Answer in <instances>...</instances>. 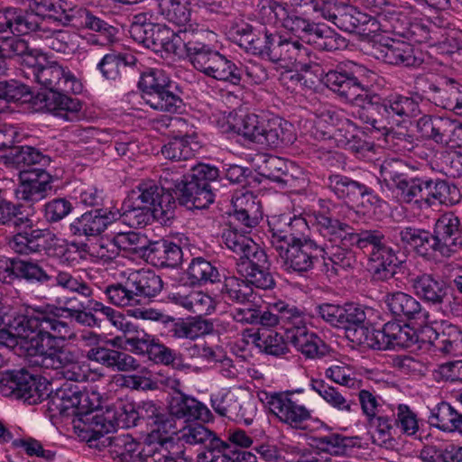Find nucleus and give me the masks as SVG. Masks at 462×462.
I'll return each instance as SVG.
<instances>
[{"label": "nucleus", "instance_id": "1", "mask_svg": "<svg viewBox=\"0 0 462 462\" xmlns=\"http://www.w3.org/2000/svg\"><path fill=\"white\" fill-rule=\"evenodd\" d=\"M49 314L38 312L32 308L18 325H23L31 331L20 338V354L32 366L50 369L57 361L64 347L59 346L57 339L66 340L72 334L69 325L60 319H55Z\"/></svg>", "mask_w": 462, "mask_h": 462}, {"label": "nucleus", "instance_id": "2", "mask_svg": "<svg viewBox=\"0 0 462 462\" xmlns=\"http://www.w3.org/2000/svg\"><path fill=\"white\" fill-rule=\"evenodd\" d=\"M233 41L247 53L273 63H294L304 71L317 66L310 60L312 52L310 48L299 41L271 32L265 26L244 24L236 30Z\"/></svg>", "mask_w": 462, "mask_h": 462}, {"label": "nucleus", "instance_id": "3", "mask_svg": "<svg viewBox=\"0 0 462 462\" xmlns=\"http://www.w3.org/2000/svg\"><path fill=\"white\" fill-rule=\"evenodd\" d=\"M218 177V169L206 163L191 166L190 173L187 175L166 168L160 175L159 188L162 192H174L181 206L203 209L214 202L219 186Z\"/></svg>", "mask_w": 462, "mask_h": 462}, {"label": "nucleus", "instance_id": "4", "mask_svg": "<svg viewBox=\"0 0 462 462\" xmlns=\"http://www.w3.org/2000/svg\"><path fill=\"white\" fill-rule=\"evenodd\" d=\"M313 217L319 234L332 244L331 246L324 245L327 249L324 264L327 276L334 277L341 271L354 268L357 261L351 248L359 237V231H355L352 226L335 218L329 212H314Z\"/></svg>", "mask_w": 462, "mask_h": 462}, {"label": "nucleus", "instance_id": "5", "mask_svg": "<svg viewBox=\"0 0 462 462\" xmlns=\"http://www.w3.org/2000/svg\"><path fill=\"white\" fill-rule=\"evenodd\" d=\"M262 3V12L264 14H273L282 22L283 28L297 37L300 42H303L319 50L337 49L336 38L331 35L332 32L300 15L297 9L288 12L285 5L273 0H263Z\"/></svg>", "mask_w": 462, "mask_h": 462}, {"label": "nucleus", "instance_id": "6", "mask_svg": "<svg viewBox=\"0 0 462 462\" xmlns=\"http://www.w3.org/2000/svg\"><path fill=\"white\" fill-rule=\"evenodd\" d=\"M23 76L37 83L47 92L63 90L78 94L82 91V84L69 67L56 60H50L45 55H29L25 58Z\"/></svg>", "mask_w": 462, "mask_h": 462}, {"label": "nucleus", "instance_id": "7", "mask_svg": "<svg viewBox=\"0 0 462 462\" xmlns=\"http://www.w3.org/2000/svg\"><path fill=\"white\" fill-rule=\"evenodd\" d=\"M187 58L195 69L205 76L232 85H239L238 66L213 49L210 45L197 40L185 42Z\"/></svg>", "mask_w": 462, "mask_h": 462}, {"label": "nucleus", "instance_id": "8", "mask_svg": "<svg viewBox=\"0 0 462 462\" xmlns=\"http://www.w3.org/2000/svg\"><path fill=\"white\" fill-rule=\"evenodd\" d=\"M237 133L247 141L273 148L291 144L295 140L289 122L279 117L267 119L255 114L241 117Z\"/></svg>", "mask_w": 462, "mask_h": 462}, {"label": "nucleus", "instance_id": "9", "mask_svg": "<svg viewBox=\"0 0 462 462\" xmlns=\"http://www.w3.org/2000/svg\"><path fill=\"white\" fill-rule=\"evenodd\" d=\"M388 240L379 230L361 229L354 245L363 251L371 247L368 254L369 270L374 279L378 281L393 278L402 263L398 259L397 251L387 245Z\"/></svg>", "mask_w": 462, "mask_h": 462}, {"label": "nucleus", "instance_id": "10", "mask_svg": "<svg viewBox=\"0 0 462 462\" xmlns=\"http://www.w3.org/2000/svg\"><path fill=\"white\" fill-rule=\"evenodd\" d=\"M375 74L363 65L353 63L348 69L329 70L324 77L326 86L346 101L363 100Z\"/></svg>", "mask_w": 462, "mask_h": 462}, {"label": "nucleus", "instance_id": "11", "mask_svg": "<svg viewBox=\"0 0 462 462\" xmlns=\"http://www.w3.org/2000/svg\"><path fill=\"white\" fill-rule=\"evenodd\" d=\"M277 253L281 268L287 273L302 275L311 271L321 258L324 271L327 249L325 245H319L315 240H304L303 243L291 244L273 247Z\"/></svg>", "mask_w": 462, "mask_h": 462}, {"label": "nucleus", "instance_id": "12", "mask_svg": "<svg viewBox=\"0 0 462 462\" xmlns=\"http://www.w3.org/2000/svg\"><path fill=\"white\" fill-rule=\"evenodd\" d=\"M293 392L258 393L259 401L279 420L293 429H301L304 422L311 418V411L293 399Z\"/></svg>", "mask_w": 462, "mask_h": 462}, {"label": "nucleus", "instance_id": "13", "mask_svg": "<svg viewBox=\"0 0 462 462\" xmlns=\"http://www.w3.org/2000/svg\"><path fill=\"white\" fill-rule=\"evenodd\" d=\"M325 13L327 20L344 32L374 33L379 31V22L352 5L332 0L325 5Z\"/></svg>", "mask_w": 462, "mask_h": 462}, {"label": "nucleus", "instance_id": "14", "mask_svg": "<svg viewBox=\"0 0 462 462\" xmlns=\"http://www.w3.org/2000/svg\"><path fill=\"white\" fill-rule=\"evenodd\" d=\"M90 402L88 393L78 383L64 382L56 390L50 391L46 407L52 416L76 418L82 411L90 407Z\"/></svg>", "mask_w": 462, "mask_h": 462}, {"label": "nucleus", "instance_id": "15", "mask_svg": "<svg viewBox=\"0 0 462 462\" xmlns=\"http://www.w3.org/2000/svg\"><path fill=\"white\" fill-rule=\"evenodd\" d=\"M97 406L91 402L90 407L72 420L73 428L79 437L90 446L94 445V441L101 442L106 438V434L114 430L115 419L110 415V408L103 411Z\"/></svg>", "mask_w": 462, "mask_h": 462}, {"label": "nucleus", "instance_id": "16", "mask_svg": "<svg viewBox=\"0 0 462 462\" xmlns=\"http://www.w3.org/2000/svg\"><path fill=\"white\" fill-rule=\"evenodd\" d=\"M268 239L273 248L312 240L309 236V225L301 217L289 214L273 216L268 220Z\"/></svg>", "mask_w": 462, "mask_h": 462}, {"label": "nucleus", "instance_id": "17", "mask_svg": "<svg viewBox=\"0 0 462 462\" xmlns=\"http://www.w3.org/2000/svg\"><path fill=\"white\" fill-rule=\"evenodd\" d=\"M210 402L217 414L232 420L250 424L256 414L254 400L242 390L211 395Z\"/></svg>", "mask_w": 462, "mask_h": 462}, {"label": "nucleus", "instance_id": "18", "mask_svg": "<svg viewBox=\"0 0 462 462\" xmlns=\"http://www.w3.org/2000/svg\"><path fill=\"white\" fill-rule=\"evenodd\" d=\"M416 128L424 139L442 146L462 147V124L457 120L424 115L417 121Z\"/></svg>", "mask_w": 462, "mask_h": 462}, {"label": "nucleus", "instance_id": "19", "mask_svg": "<svg viewBox=\"0 0 462 462\" xmlns=\"http://www.w3.org/2000/svg\"><path fill=\"white\" fill-rule=\"evenodd\" d=\"M405 164L401 160H385L380 167V181L390 189H395L401 199L409 203L420 198L421 177L408 178Z\"/></svg>", "mask_w": 462, "mask_h": 462}, {"label": "nucleus", "instance_id": "20", "mask_svg": "<svg viewBox=\"0 0 462 462\" xmlns=\"http://www.w3.org/2000/svg\"><path fill=\"white\" fill-rule=\"evenodd\" d=\"M142 206L152 209L158 221L166 222L174 217L176 199L172 193L162 192L153 180L140 182L129 194Z\"/></svg>", "mask_w": 462, "mask_h": 462}, {"label": "nucleus", "instance_id": "21", "mask_svg": "<svg viewBox=\"0 0 462 462\" xmlns=\"http://www.w3.org/2000/svg\"><path fill=\"white\" fill-rule=\"evenodd\" d=\"M377 99L388 129L421 114L420 105L423 97L418 93L411 96L390 93L383 97H377Z\"/></svg>", "mask_w": 462, "mask_h": 462}, {"label": "nucleus", "instance_id": "22", "mask_svg": "<svg viewBox=\"0 0 462 462\" xmlns=\"http://www.w3.org/2000/svg\"><path fill=\"white\" fill-rule=\"evenodd\" d=\"M437 253L441 257L450 258L462 251V224L453 212L439 217L433 227Z\"/></svg>", "mask_w": 462, "mask_h": 462}, {"label": "nucleus", "instance_id": "23", "mask_svg": "<svg viewBox=\"0 0 462 462\" xmlns=\"http://www.w3.org/2000/svg\"><path fill=\"white\" fill-rule=\"evenodd\" d=\"M388 239L398 246H410L423 257L438 254L434 234L422 228L413 226H396L389 232Z\"/></svg>", "mask_w": 462, "mask_h": 462}, {"label": "nucleus", "instance_id": "24", "mask_svg": "<svg viewBox=\"0 0 462 462\" xmlns=\"http://www.w3.org/2000/svg\"><path fill=\"white\" fill-rule=\"evenodd\" d=\"M6 385L19 399H23L30 405L37 404L42 401L47 402L50 389L49 383H42L27 372L23 370L8 373L3 378Z\"/></svg>", "mask_w": 462, "mask_h": 462}, {"label": "nucleus", "instance_id": "25", "mask_svg": "<svg viewBox=\"0 0 462 462\" xmlns=\"http://www.w3.org/2000/svg\"><path fill=\"white\" fill-rule=\"evenodd\" d=\"M324 186L338 199L356 202L359 198H366L371 205L380 202L379 197L371 188L346 175L329 174L324 180Z\"/></svg>", "mask_w": 462, "mask_h": 462}, {"label": "nucleus", "instance_id": "26", "mask_svg": "<svg viewBox=\"0 0 462 462\" xmlns=\"http://www.w3.org/2000/svg\"><path fill=\"white\" fill-rule=\"evenodd\" d=\"M118 212L107 208H96L86 211L76 217L69 226V232L75 236L97 237L107 226L118 220Z\"/></svg>", "mask_w": 462, "mask_h": 462}, {"label": "nucleus", "instance_id": "27", "mask_svg": "<svg viewBox=\"0 0 462 462\" xmlns=\"http://www.w3.org/2000/svg\"><path fill=\"white\" fill-rule=\"evenodd\" d=\"M57 241L55 235L49 229H23L14 235L8 242L9 247L19 254L52 252L51 242Z\"/></svg>", "mask_w": 462, "mask_h": 462}, {"label": "nucleus", "instance_id": "28", "mask_svg": "<svg viewBox=\"0 0 462 462\" xmlns=\"http://www.w3.org/2000/svg\"><path fill=\"white\" fill-rule=\"evenodd\" d=\"M303 312V310L294 304L278 300L269 303L263 310L259 309L257 325L266 328L280 326L286 330L301 324Z\"/></svg>", "mask_w": 462, "mask_h": 462}, {"label": "nucleus", "instance_id": "29", "mask_svg": "<svg viewBox=\"0 0 462 462\" xmlns=\"http://www.w3.org/2000/svg\"><path fill=\"white\" fill-rule=\"evenodd\" d=\"M20 184L15 194L18 199L35 202L44 199L51 189L52 177L41 168L24 169L19 173Z\"/></svg>", "mask_w": 462, "mask_h": 462}, {"label": "nucleus", "instance_id": "30", "mask_svg": "<svg viewBox=\"0 0 462 462\" xmlns=\"http://www.w3.org/2000/svg\"><path fill=\"white\" fill-rule=\"evenodd\" d=\"M286 334L288 340L307 358H321L328 353L324 341L317 334L308 331L304 312L301 324L286 328Z\"/></svg>", "mask_w": 462, "mask_h": 462}, {"label": "nucleus", "instance_id": "31", "mask_svg": "<svg viewBox=\"0 0 462 462\" xmlns=\"http://www.w3.org/2000/svg\"><path fill=\"white\" fill-rule=\"evenodd\" d=\"M416 296L432 306H442L448 298V285L439 276L431 273L418 274L411 279Z\"/></svg>", "mask_w": 462, "mask_h": 462}, {"label": "nucleus", "instance_id": "32", "mask_svg": "<svg viewBox=\"0 0 462 462\" xmlns=\"http://www.w3.org/2000/svg\"><path fill=\"white\" fill-rule=\"evenodd\" d=\"M63 90L47 92L42 95L44 108L52 116L64 121H75L79 119L82 109L81 102L75 97H69Z\"/></svg>", "mask_w": 462, "mask_h": 462}, {"label": "nucleus", "instance_id": "33", "mask_svg": "<svg viewBox=\"0 0 462 462\" xmlns=\"http://www.w3.org/2000/svg\"><path fill=\"white\" fill-rule=\"evenodd\" d=\"M55 284L68 291L75 292L86 299L85 309L90 312H99L103 316L109 311L111 307L93 299L94 290L83 280L73 276L66 271H58L55 276Z\"/></svg>", "mask_w": 462, "mask_h": 462}, {"label": "nucleus", "instance_id": "34", "mask_svg": "<svg viewBox=\"0 0 462 462\" xmlns=\"http://www.w3.org/2000/svg\"><path fill=\"white\" fill-rule=\"evenodd\" d=\"M143 258L158 268H176L182 261V250L173 242L156 241L148 243Z\"/></svg>", "mask_w": 462, "mask_h": 462}, {"label": "nucleus", "instance_id": "35", "mask_svg": "<svg viewBox=\"0 0 462 462\" xmlns=\"http://www.w3.org/2000/svg\"><path fill=\"white\" fill-rule=\"evenodd\" d=\"M374 57L391 65L417 67L420 64V60L415 57L411 44L395 40L374 47Z\"/></svg>", "mask_w": 462, "mask_h": 462}, {"label": "nucleus", "instance_id": "36", "mask_svg": "<svg viewBox=\"0 0 462 462\" xmlns=\"http://www.w3.org/2000/svg\"><path fill=\"white\" fill-rule=\"evenodd\" d=\"M129 288L136 298L137 305L144 300L156 297L163 288L161 276L152 270L141 269L132 272L128 275Z\"/></svg>", "mask_w": 462, "mask_h": 462}, {"label": "nucleus", "instance_id": "37", "mask_svg": "<svg viewBox=\"0 0 462 462\" xmlns=\"http://www.w3.org/2000/svg\"><path fill=\"white\" fill-rule=\"evenodd\" d=\"M429 343L442 354L454 356H462V330L452 324H442L440 331L433 328L427 330Z\"/></svg>", "mask_w": 462, "mask_h": 462}, {"label": "nucleus", "instance_id": "38", "mask_svg": "<svg viewBox=\"0 0 462 462\" xmlns=\"http://www.w3.org/2000/svg\"><path fill=\"white\" fill-rule=\"evenodd\" d=\"M420 184V199H425L429 203L433 200L440 204L452 206L459 201L458 189L455 185H450L445 180L421 177Z\"/></svg>", "mask_w": 462, "mask_h": 462}, {"label": "nucleus", "instance_id": "39", "mask_svg": "<svg viewBox=\"0 0 462 462\" xmlns=\"http://www.w3.org/2000/svg\"><path fill=\"white\" fill-rule=\"evenodd\" d=\"M169 410L174 417L186 420H199L207 422L212 418L211 411L206 405L183 393L171 397Z\"/></svg>", "mask_w": 462, "mask_h": 462}, {"label": "nucleus", "instance_id": "40", "mask_svg": "<svg viewBox=\"0 0 462 462\" xmlns=\"http://www.w3.org/2000/svg\"><path fill=\"white\" fill-rule=\"evenodd\" d=\"M290 164L284 159L278 156H269L264 159L263 166H261V174L265 178L281 183L289 188H303L306 184L304 178H295L290 172Z\"/></svg>", "mask_w": 462, "mask_h": 462}, {"label": "nucleus", "instance_id": "41", "mask_svg": "<svg viewBox=\"0 0 462 462\" xmlns=\"http://www.w3.org/2000/svg\"><path fill=\"white\" fill-rule=\"evenodd\" d=\"M395 416V406L392 405L367 420L369 425L374 430L372 436L374 443L386 448L393 445L396 426Z\"/></svg>", "mask_w": 462, "mask_h": 462}, {"label": "nucleus", "instance_id": "42", "mask_svg": "<svg viewBox=\"0 0 462 462\" xmlns=\"http://www.w3.org/2000/svg\"><path fill=\"white\" fill-rule=\"evenodd\" d=\"M384 341V350L395 348H409L419 342L416 330L407 324L389 321L382 328Z\"/></svg>", "mask_w": 462, "mask_h": 462}, {"label": "nucleus", "instance_id": "43", "mask_svg": "<svg viewBox=\"0 0 462 462\" xmlns=\"http://www.w3.org/2000/svg\"><path fill=\"white\" fill-rule=\"evenodd\" d=\"M39 24L33 14L22 9L8 7L0 17V32L10 30L13 33L28 34L38 29Z\"/></svg>", "mask_w": 462, "mask_h": 462}, {"label": "nucleus", "instance_id": "44", "mask_svg": "<svg viewBox=\"0 0 462 462\" xmlns=\"http://www.w3.org/2000/svg\"><path fill=\"white\" fill-rule=\"evenodd\" d=\"M192 33L186 28L174 32L163 24H159L155 30L150 49L158 51L163 50L169 53L177 54L181 46L185 48V42L191 40Z\"/></svg>", "mask_w": 462, "mask_h": 462}, {"label": "nucleus", "instance_id": "45", "mask_svg": "<svg viewBox=\"0 0 462 462\" xmlns=\"http://www.w3.org/2000/svg\"><path fill=\"white\" fill-rule=\"evenodd\" d=\"M116 211L119 214L118 219L122 218L124 223L134 228L145 226L152 220H157L152 209L142 206L135 198L130 195L124 200L120 210Z\"/></svg>", "mask_w": 462, "mask_h": 462}, {"label": "nucleus", "instance_id": "46", "mask_svg": "<svg viewBox=\"0 0 462 462\" xmlns=\"http://www.w3.org/2000/svg\"><path fill=\"white\" fill-rule=\"evenodd\" d=\"M32 11L38 16L52 18L69 24L75 6L66 0H32Z\"/></svg>", "mask_w": 462, "mask_h": 462}, {"label": "nucleus", "instance_id": "47", "mask_svg": "<svg viewBox=\"0 0 462 462\" xmlns=\"http://www.w3.org/2000/svg\"><path fill=\"white\" fill-rule=\"evenodd\" d=\"M429 421L431 426L442 431L462 434V413L455 410L448 402H441L433 408Z\"/></svg>", "mask_w": 462, "mask_h": 462}, {"label": "nucleus", "instance_id": "48", "mask_svg": "<svg viewBox=\"0 0 462 462\" xmlns=\"http://www.w3.org/2000/svg\"><path fill=\"white\" fill-rule=\"evenodd\" d=\"M384 303L393 316L406 319H415L421 311L420 302L402 291L387 293Z\"/></svg>", "mask_w": 462, "mask_h": 462}, {"label": "nucleus", "instance_id": "49", "mask_svg": "<svg viewBox=\"0 0 462 462\" xmlns=\"http://www.w3.org/2000/svg\"><path fill=\"white\" fill-rule=\"evenodd\" d=\"M172 324L169 329L171 337L176 339L195 340L198 337L209 334L213 331V323L201 318H193L189 319H179L174 321L171 318Z\"/></svg>", "mask_w": 462, "mask_h": 462}, {"label": "nucleus", "instance_id": "50", "mask_svg": "<svg viewBox=\"0 0 462 462\" xmlns=\"http://www.w3.org/2000/svg\"><path fill=\"white\" fill-rule=\"evenodd\" d=\"M71 16V22L69 24L73 26H80L86 29L99 32L102 36L105 37L107 42L113 41L116 33L117 32V29L105 20L100 17L95 15L90 11L86 8L77 7L75 9Z\"/></svg>", "mask_w": 462, "mask_h": 462}, {"label": "nucleus", "instance_id": "51", "mask_svg": "<svg viewBox=\"0 0 462 462\" xmlns=\"http://www.w3.org/2000/svg\"><path fill=\"white\" fill-rule=\"evenodd\" d=\"M109 447V452L121 462H134L139 459L141 444L129 434H120L106 438L101 441L102 446Z\"/></svg>", "mask_w": 462, "mask_h": 462}, {"label": "nucleus", "instance_id": "52", "mask_svg": "<svg viewBox=\"0 0 462 462\" xmlns=\"http://www.w3.org/2000/svg\"><path fill=\"white\" fill-rule=\"evenodd\" d=\"M362 5L371 13L368 16L379 22V31L396 29L394 23L399 20V13L390 0H363Z\"/></svg>", "mask_w": 462, "mask_h": 462}, {"label": "nucleus", "instance_id": "53", "mask_svg": "<svg viewBox=\"0 0 462 462\" xmlns=\"http://www.w3.org/2000/svg\"><path fill=\"white\" fill-rule=\"evenodd\" d=\"M180 443L174 441L149 440L143 444L139 460L143 462H170L173 455H180Z\"/></svg>", "mask_w": 462, "mask_h": 462}, {"label": "nucleus", "instance_id": "54", "mask_svg": "<svg viewBox=\"0 0 462 462\" xmlns=\"http://www.w3.org/2000/svg\"><path fill=\"white\" fill-rule=\"evenodd\" d=\"M85 367L74 352L65 348L50 369L60 370L66 382L77 383L87 381L88 375Z\"/></svg>", "mask_w": 462, "mask_h": 462}, {"label": "nucleus", "instance_id": "55", "mask_svg": "<svg viewBox=\"0 0 462 462\" xmlns=\"http://www.w3.org/2000/svg\"><path fill=\"white\" fill-rule=\"evenodd\" d=\"M180 439L190 446L199 445L207 451L208 448H216L217 447H223L224 440L220 439L213 431L201 424H196L185 428L180 437Z\"/></svg>", "mask_w": 462, "mask_h": 462}, {"label": "nucleus", "instance_id": "56", "mask_svg": "<svg viewBox=\"0 0 462 462\" xmlns=\"http://www.w3.org/2000/svg\"><path fill=\"white\" fill-rule=\"evenodd\" d=\"M310 388L339 411L352 412L356 409V403L354 401L345 398L337 388L328 385L323 380L311 379Z\"/></svg>", "mask_w": 462, "mask_h": 462}, {"label": "nucleus", "instance_id": "57", "mask_svg": "<svg viewBox=\"0 0 462 462\" xmlns=\"http://www.w3.org/2000/svg\"><path fill=\"white\" fill-rule=\"evenodd\" d=\"M223 299L238 304L254 301V290L245 279L235 276L226 277L220 291Z\"/></svg>", "mask_w": 462, "mask_h": 462}, {"label": "nucleus", "instance_id": "58", "mask_svg": "<svg viewBox=\"0 0 462 462\" xmlns=\"http://www.w3.org/2000/svg\"><path fill=\"white\" fill-rule=\"evenodd\" d=\"M6 158L10 163L17 168H23V170L25 167L32 169L31 167L35 164L46 166L51 162L50 157L28 145L13 147Z\"/></svg>", "mask_w": 462, "mask_h": 462}, {"label": "nucleus", "instance_id": "59", "mask_svg": "<svg viewBox=\"0 0 462 462\" xmlns=\"http://www.w3.org/2000/svg\"><path fill=\"white\" fill-rule=\"evenodd\" d=\"M171 87V80L162 69H150L142 74L138 82L141 97L143 102L148 97H152Z\"/></svg>", "mask_w": 462, "mask_h": 462}, {"label": "nucleus", "instance_id": "60", "mask_svg": "<svg viewBox=\"0 0 462 462\" xmlns=\"http://www.w3.org/2000/svg\"><path fill=\"white\" fill-rule=\"evenodd\" d=\"M198 143L190 136L174 137L162 147V154L171 161H188L195 155Z\"/></svg>", "mask_w": 462, "mask_h": 462}, {"label": "nucleus", "instance_id": "61", "mask_svg": "<svg viewBox=\"0 0 462 462\" xmlns=\"http://www.w3.org/2000/svg\"><path fill=\"white\" fill-rule=\"evenodd\" d=\"M16 277L24 279L31 282L46 284L52 282L55 284V275L47 272L46 269L37 261L17 260L14 263Z\"/></svg>", "mask_w": 462, "mask_h": 462}, {"label": "nucleus", "instance_id": "62", "mask_svg": "<svg viewBox=\"0 0 462 462\" xmlns=\"http://www.w3.org/2000/svg\"><path fill=\"white\" fill-rule=\"evenodd\" d=\"M32 309L38 312L49 314V318L52 316L55 319H60L62 316L69 318L77 310L85 309V300H81L77 296H59L55 299V305H46Z\"/></svg>", "mask_w": 462, "mask_h": 462}, {"label": "nucleus", "instance_id": "63", "mask_svg": "<svg viewBox=\"0 0 462 462\" xmlns=\"http://www.w3.org/2000/svg\"><path fill=\"white\" fill-rule=\"evenodd\" d=\"M328 116L335 128L332 138L338 147L346 149L351 144V140L358 133L356 125L351 120L337 112L328 111Z\"/></svg>", "mask_w": 462, "mask_h": 462}, {"label": "nucleus", "instance_id": "64", "mask_svg": "<svg viewBox=\"0 0 462 462\" xmlns=\"http://www.w3.org/2000/svg\"><path fill=\"white\" fill-rule=\"evenodd\" d=\"M188 278L192 284L214 283L219 281L218 270L203 257L193 258L187 270Z\"/></svg>", "mask_w": 462, "mask_h": 462}]
</instances>
